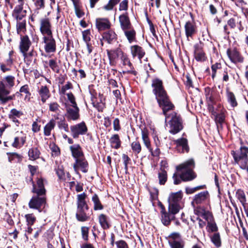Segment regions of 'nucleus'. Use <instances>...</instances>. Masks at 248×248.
Instances as JSON below:
<instances>
[{
    "instance_id": "1",
    "label": "nucleus",
    "mask_w": 248,
    "mask_h": 248,
    "mask_svg": "<svg viewBox=\"0 0 248 248\" xmlns=\"http://www.w3.org/2000/svg\"><path fill=\"white\" fill-rule=\"evenodd\" d=\"M151 87L153 88V93L155 95V99L159 107L162 109V113L165 116V122L170 118L168 121L170 125L169 132L176 134L183 129L181 120L177 114L173 112L168 114V112L174 108V106L170 101L163 86V81L159 78H154L152 80Z\"/></svg>"
},
{
    "instance_id": "2",
    "label": "nucleus",
    "mask_w": 248,
    "mask_h": 248,
    "mask_svg": "<svg viewBox=\"0 0 248 248\" xmlns=\"http://www.w3.org/2000/svg\"><path fill=\"white\" fill-rule=\"evenodd\" d=\"M195 162L193 159H190L176 167L177 173L173 175V183L175 185L180 184L182 181L186 182L194 179L196 174L193 171Z\"/></svg>"
},
{
    "instance_id": "3",
    "label": "nucleus",
    "mask_w": 248,
    "mask_h": 248,
    "mask_svg": "<svg viewBox=\"0 0 248 248\" xmlns=\"http://www.w3.org/2000/svg\"><path fill=\"white\" fill-rule=\"evenodd\" d=\"M15 78L12 76H8L0 81V101L5 104L13 99V96H8L10 93L8 89L13 87L15 84Z\"/></svg>"
},
{
    "instance_id": "4",
    "label": "nucleus",
    "mask_w": 248,
    "mask_h": 248,
    "mask_svg": "<svg viewBox=\"0 0 248 248\" xmlns=\"http://www.w3.org/2000/svg\"><path fill=\"white\" fill-rule=\"evenodd\" d=\"M231 154L234 164L237 165L241 169L247 170L248 172V147L241 146L239 150L232 151Z\"/></svg>"
},
{
    "instance_id": "5",
    "label": "nucleus",
    "mask_w": 248,
    "mask_h": 248,
    "mask_svg": "<svg viewBox=\"0 0 248 248\" xmlns=\"http://www.w3.org/2000/svg\"><path fill=\"white\" fill-rule=\"evenodd\" d=\"M183 193L180 191L171 193L168 198L169 211L172 214H177L184 207L182 201Z\"/></svg>"
},
{
    "instance_id": "6",
    "label": "nucleus",
    "mask_w": 248,
    "mask_h": 248,
    "mask_svg": "<svg viewBox=\"0 0 248 248\" xmlns=\"http://www.w3.org/2000/svg\"><path fill=\"white\" fill-rule=\"evenodd\" d=\"M29 7L25 0H17L13 12V16L17 20H21L27 14Z\"/></svg>"
},
{
    "instance_id": "7",
    "label": "nucleus",
    "mask_w": 248,
    "mask_h": 248,
    "mask_svg": "<svg viewBox=\"0 0 248 248\" xmlns=\"http://www.w3.org/2000/svg\"><path fill=\"white\" fill-rule=\"evenodd\" d=\"M44 35L45 44V49L46 52L51 53L56 51V44L52 35V32H42Z\"/></svg>"
},
{
    "instance_id": "8",
    "label": "nucleus",
    "mask_w": 248,
    "mask_h": 248,
    "mask_svg": "<svg viewBox=\"0 0 248 248\" xmlns=\"http://www.w3.org/2000/svg\"><path fill=\"white\" fill-rule=\"evenodd\" d=\"M120 60V65L123 69L122 73L124 74H132L134 75H136L137 72L134 70L133 65L126 54L124 53Z\"/></svg>"
},
{
    "instance_id": "9",
    "label": "nucleus",
    "mask_w": 248,
    "mask_h": 248,
    "mask_svg": "<svg viewBox=\"0 0 248 248\" xmlns=\"http://www.w3.org/2000/svg\"><path fill=\"white\" fill-rule=\"evenodd\" d=\"M46 204V198L45 195H38L33 196L29 202V206L30 208L35 209L41 212L40 208L42 206H45Z\"/></svg>"
},
{
    "instance_id": "10",
    "label": "nucleus",
    "mask_w": 248,
    "mask_h": 248,
    "mask_svg": "<svg viewBox=\"0 0 248 248\" xmlns=\"http://www.w3.org/2000/svg\"><path fill=\"white\" fill-rule=\"evenodd\" d=\"M70 130L72 137L77 139L79 135H85L88 131V128L85 123L82 122L79 124L71 125Z\"/></svg>"
},
{
    "instance_id": "11",
    "label": "nucleus",
    "mask_w": 248,
    "mask_h": 248,
    "mask_svg": "<svg viewBox=\"0 0 248 248\" xmlns=\"http://www.w3.org/2000/svg\"><path fill=\"white\" fill-rule=\"evenodd\" d=\"M168 243L171 248H184V242L178 232H173L168 237Z\"/></svg>"
},
{
    "instance_id": "12",
    "label": "nucleus",
    "mask_w": 248,
    "mask_h": 248,
    "mask_svg": "<svg viewBox=\"0 0 248 248\" xmlns=\"http://www.w3.org/2000/svg\"><path fill=\"white\" fill-rule=\"evenodd\" d=\"M194 208V214L198 217H202L207 221H210L213 219L212 213L208 210H205L203 206L195 205Z\"/></svg>"
},
{
    "instance_id": "13",
    "label": "nucleus",
    "mask_w": 248,
    "mask_h": 248,
    "mask_svg": "<svg viewBox=\"0 0 248 248\" xmlns=\"http://www.w3.org/2000/svg\"><path fill=\"white\" fill-rule=\"evenodd\" d=\"M33 188L32 192L38 195H45L46 190L44 187V180L41 178H37L36 185H35L32 178H31Z\"/></svg>"
},
{
    "instance_id": "14",
    "label": "nucleus",
    "mask_w": 248,
    "mask_h": 248,
    "mask_svg": "<svg viewBox=\"0 0 248 248\" xmlns=\"http://www.w3.org/2000/svg\"><path fill=\"white\" fill-rule=\"evenodd\" d=\"M26 140V136L23 132H17L14 135L13 141L11 145L16 148H20L23 146Z\"/></svg>"
},
{
    "instance_id": "15",
    "label": "nucleus",
    "mask_w": 248,
    "mask_h": 248,
    "mask_svg": "<svg viewBox=\"0 0 248 248\" xmlns=\"http://www.w3.org/2000/svg\"><path fill=\"white\" fill-rule=\"evenodd\" d=\"M73 168L76 173H78L79 170L84 173L88 171V163L84 156L76 160L75 163L73 164Z\"/></svg>"
},
{
    "instance_id": "16",
    "label": "nucleus",
    "mask_w": 248,
    "mask_h": 248,
    "mask_svg": "<svg viewBox=\"0 0 248 248\" xmlns=\"http://www.w3.org/2000/svg\"><path fill=\"white\" fill-rule=\"evenodd\" d=\"M124 54V52L120 48L116 49L107 50V54L109 61V64L111 66H114L116 64V61L117 59L121 56Z\"/></svg>"
},
{
    "instance_id": "17",
    "label": "nucleus",
    "mask_w": 248,
    "mask_h": 248,
    "mask_svg": "<svg viewBox=\"0 0 248 248\" xmlns=\"http://www.w3.org/2000/svg\"><path fill=\"white\" fill-rule=\"evenodd\" d=\"M174 142L176 145V149L178 152H188L189 149L186 139L181 138L174 140Z\"/></svg>"
},
{
    "instance_id": "18",
    "label": "nucleus",
    "mask_w": 248,
    "mask_h": 248,
    "mask_svg": "<svg viewBox=\"0 0 248 248\" xmlns=\"http://www.w3.org/2000/svg\"><path fill=\"white\" fill-rule=\"evenodd\" d=\"M31 45V42L28 36H21L19 44V49L24 57L27 56L26 52Z\"/></svg>"
},
{
    "instance_id": "19",
    "label": "nucleus",
    "mask_w": 248,
    "mask_h": 248,
    "mask_svg": "<svg viewBox=\"0 0 248 248\" xmlns=\"http://www.w3.org/2000/svg\"><path fill=\"white\" fill-rule=\"evenodd\" d=\"M227 54L232 62L233 63L242 62L244 59L236 49H228Z\"/></svg>"
},
{
    "instance_id": "20",
    "label": "nucleus",
    "mask_w": 248,
    "mask_h": 248,
    "mask_svg": "<svg viewBox=\"0 0 248 248\" xmlns=\"http://www.w3.org/2000/svg\"><path fill=\"white\" fill-rule=\"evenodd\" d=\"M67 107L66 116L68 120L76 121L79 117V108L77 106Z\"/></svg>"
},
{
    "instance_id": "21",
    "label": "nucleus",
    "mask_w": 248,
    "mask_h": 248,
    "mask_svg": "<svg viewBox=\"0 0 248 248\" xmlns=\"http://www.w3.org/2000/svg\"><path fill=\"white\" fill-rule=\"evenodd\" d=\"M194 57L197 61L203 62L206 60L205 54L202 49V45L201 43L196 44L194 46Z\"/></svg>"
},
{
    "instance_id": "22",
    "label": "nucleus",
    "mask_w": 248,
    "mask_h": 248,
    "mask_svg": "<svg viewBox=\"0 0 248 248\" xmlns=\"http://www.w3.org/2000/svg\"><path fill=\"white\" fill-rule=\"evenodd\" d=\"M160 213L161 215V221L165 226H168L170 224L171 221L174 219V215L176 214L170 213L169 211V213H167L165 210V207L163 206H161Z\"/></svg>"
},
{
    "instance_id": "23",
    "label": "nucleus",
    "mask_w": 248,
    "mask_h": 248,
    "mask_svg": "<svg viewBox=\"0 0 248 248\" xmlns=\"http://www.w3.org/2000/svg\"><path fill=\"white\" fill-rule=\"evenodd\" d=\"M130 51L132 58L138 57L140 62H141V59L145 54L144 49L138 45H133L130 46Z\"/></svg>"
},
{
    "instance_id": "24",
    "label": "nucleus",
    "mask_w": 248,
    "mask_h": 248,
    "mask_svg": "<svg viewBox=\"0 0 248 248\" xmlns=\"http://www.w3.org/2000/svg\"><path fill=\"white\" fill-rule=\"evenodd\" d=\"M208 197L209 193L207 191H202L195 195L192 202L193 207L203 203Z\"/></svg>"
},
{
    "instance_id": "25",
    "label": "nucleus",
    "mask_w": 248,
    "mask_h": 248,
    "mask_svg": "<svg viewBox=\"0 0 248 248\" xmlns=\"http://www.w3.org/2000/svg\"><path fill=\"white\" fill-rule=\"evenodd\" d=\"M96 26L98 30H106L110 29L111 23L107 18H98L96 19Z\"/></svg>"
},
{
    "instance_id": "26",
    "label": "nucleus",
    "mask_w": 248,
    "mask_h": 248,
    "mask_svg": "<svg viewBox=\"0 0 248 248\" xmlns=\"http://www.w3.org/2000/svg\"><path fill=\"white\" fill-rule=\"evenodd\" d=\"M70 149L72 152V156L76 160L84 157L83 153L79 145L75 144L71 146L70 147Z\"/></svg>"
},
{
    "instance_id": "27",
    "label": "nucleus",
    "mask_w": 248,
    "mask_h": 248,
    "mask_svg": "<svg viewBox=\"0 0 248 248\" xmlns=\"http://www.w3.org/2000/svg\"><path fill=\"white\" fill-rule=\"evenodd\" d=\"M86 194L83 193L77 195V209H88V206L85 201Z\"/></svg>"
},
{
    "instance_id": "28",
    "label": "nucleus",
    "mask_w": 248,
    "mask_h": 248,
    "mask_svg": "<svg viewBox=\"0 0 248 248\" xmlns=\"http://www.w3.org/2000/svg\"><path fill=\"white\" fill-rule=\"evenodd\" d=\"M119 21L122 29L123 30L131 29V24L128 16L126 15H122L119 16Z\"/></svg>"
},
{
    "instance_id": "29",
    "label": "nucleus",
    "mask_w": 248,
    "mask_h": 248,
    "mask_svg": "<svg viewBox=\"0 0 248 248\" xmlns=\"http://www.w3.org/2000/svg\"><path fill=\"white\" fill-rule=\"evenodd\" d=\"M39 94L41 98V101L44 103L49 97L50 93L48 89L46 86H42L39 89Z\"/></svg>"
},
{
    "instance_id": "30",
    "label": "nucleus",
    "mask_w": 248,
    "mask_h": 248,
    "mask_svg": "<svg viewBox=\"0 0 248 248\" xmlns=\"http://www.w3.org/2000/svg\"><path fill=\"white\" fill-rule=\"evenodd\" d=\"M148 132L147 129L144 128L141 131V138L144 145L149 150H151V142L148 136Z\"/></svg>"
},
{
    "instance_id": "31",
    "label": "nucleus",
    "mask_w": 248,
    "mask_h": 248,
    "mask_svg": "<svg viewBox=\"0 0 248 248\" xmlns=\"http://www.w3.org/2000/svg\"><path fill=\"white\" fill-rule=\"evenodd\" d=\"M88 209H77L76 213V218L79 221H85L89 218L88 216L86 213V211Z\"/></svg>"
},
{
    "instance_id": "32",
    "label": "nucleus",
    "mask_w": 248,
    "mask_h": 248,
    "mask_svg": "<svg viewBox=\"0 0 248 248\" xmlns=\"http://www.w3.org/2000/svg\"><path fill=\"white\" fill-rule=\"evenodd\" d=\"M56 125L55 121L54 119H51L49 122L44 126V133L46 136H49L51 134V130L54 128Z\"/></svg>"
},
{
    "instance_id": "33",
    "label": "nucleus",
    "mask_w": 248,
    "mask_h": 248,
    "mask_svg": "<svg viewBox=\"0 0 248 248\" xmlns=\"http://www.w3.org/2000/svg\"><path fill=\"white\" fill-rule=\"evenodd\" d=\"M211 242L217 248H219L221 246V240L219 233L215 232L210 236Z\"/></svg>"
},
{
    "instance_id": "34",
    "label": "nucleus",
    "mask_w": 248,
    "mask_h": 248,
    "mask_svg": "<svg viewBox=\"0 0 248 248\" xmlns=\"http://www.w3.org/2000/svg\"><path fill=\"white\" fill-rule=\"evenodd\" d=\"M40 152L37 148H32L28 152V155L30 160H35L39 157Z\"/></svg>"
},
{
    "instance_id": "35",
    "label": "nucleus",
    "mask_w": 248,
    "mask_h": 248,
    "mask_svg": "<svg viewBox=\"0 0 248 248\" xmlns=\"http://www.w3.org/2000/svg\"><path fill=\"white\" fill-rule=\"evenodd\" d=\"M40 31H51V24L48 18L41 20Z\"/></svg>"
},
{
    "instance_id": "36",
    "label": "nucleus",
    "mask_w": 248,
    "mask_h": 248,
    "mask_svg": "<svg viewBox=\"0 0 248 248\" xmlns=\"http://www.w3.org/2000/svg\"><path fill=\"white\" fill-rule=\"evenodd\" d=\"M98 218L100 224L104 229H107L109 228L108 217L106 215L102 214L99 215Z\"/></svg>"
},
{
    "instance_id": "37",
    "label": "nucleus",
    "mask_w": 248,
    "mask_h": 248,
    "mask_svg": "<svg viewBox=\"0 0 248 248\" xmlns=\"http://www.w3.org/2000/svg\"><path fill=\"white\" fill-rule=\"evenodd\" d=\"M110 143L112 147L115 149L119 148L121 146V141L118 134L113 135L110 139Z\"/></svg>"
},
{
    "instance_id": "38",
    "label": "nucleus",
    "mask_w": 248,
    "mask_h": 248,
    "mask_svg": "<svg viewBox=\"0 0 248 248\" xmlns=\"http://www.w3.org/2000/svg\"><path fill=\"white\" fill-rule=\"evenodd\" d=\"M227 97L228 102L232 107L234 108L237 106V102L235 96L232 92H228L227 93Z\"/></svg>"
},
{
    "instance_id": "39",
    "label": "nucleus",
    "mask_w": 248,
    "mask_h": 248,
    "mask_svg": "<svg viewBox=\"0 0 248 248\" xmlns=\"http://www.w3.org/2000/svg\"><path fill=\"white\" fill-rule=\"evenodd\" d=\"M92 201L94 204V210H102L103 208L101 204L99 199L96 194H94L92 197Z\"/></svg>"
},
{
    "instance_id": "40",
    "label": "nucleus",
    "mask_w": 248,
    "mask_h": 248,
    "mask_svg": "<svg viewBox=\"0 0 248 248\" xmlns=\"http://www.w3.org/2000/svg\"><path fill=\"white\" fill-rule=\"evenodd\" d=\"M131 149L135 154L137 155L139 154L141 150V146L138 141H135L131 144Z\"/></svg>"
},
{
    "instance_id": "41",
    "label": "nucleus",
    "mask_w": 248,
    "mask_h": 248,
    "mask_svg": "<svg viewBox=\"0 0 248 248\" xmlns=\"http://www.w3.org/2000/svg\"><path fill=\"white\" fill-rule=\"evenodd\" d=\"M236 197L239 200L240 202L242 203V205L247 204L246 196L243 190L238 189L236 192Z\"/></svg>"
},
{
    "instance_id": "42",
    "label": "nucleus",
    "mask_w": 248,
    "mask_h": 248,
    "mask_svg": "<svg viewBox=\"0 0 248 248\" xmlns=\"http://www.w3.org/2000/svg\"><path fill=\"white\" fill-rule=\"evenodd\" d=\"M49 110L51 112L59 113L60 112V106L56 102H51L48 104Z\"/></svg>"
},
{
    "instance_id": "43",
    "label": "nucleus",
    "mask_w": 248,
    "mask_h": 248,
    "mask_svg": "<svg viewBox=\"0 0 248 248\" xmlns=\"http://www.w3.org/2000/svg\"><path fill=\"white\" fill-rule=\"evenodd\" d=\"M159 182L160 185H164L167 180V172L164 170H162L158 173Z\"/></svg>"
},
{
    "instance_id": "44",
    "label": "nucleus",
    "mask_w": 248,
    "mask_h": 248,
    "mask_svg": "<svg viewBox=\"0 0 248 248\" xmlns=\"http://www.w3.org/2000/svg\"><path fill=\"white\" fill-rule=\"evenodd\" d=\"M48 65L51 69L57 73L59 71V66L57 63L56 59H50L48 62Z\"/></svg>"
},
{
    "instance_id": "45",
    "label": "nucleus",
    "mask_w": 248,
    "mask_h": 248,
    "mask_svg": "<svg viewBox=\"0 0 248 248\" xmlns=\"http://www.w3.org/2000/svg\"><path fill=\"white\" fill-rule=\"evenodd\" d=\"M25 218L28 226H31L33 224L36 220V217L33 214H28L25 215Z\"/></svg>"
},
{
    "instance_id": "46",
    "label": "nucleus",
    "mask_w": 248,
    "mask_h": 248,
    "mask_svg": "<svg viewBox=\"0 0 248 248\" xmlns=\"http://www.w3.org/2000/svg\"><path fill=\"white\" fill-rule=\"evenodd\" d=\"M124 33L130 43L136 41L135 32H124Z\"/></svg>"
},
{
    "instance_id": "47",
    "label": "nucleus",
    "mask_w": 248,
    "mask_h": 248,
    "mask_svg": "<svg viewBox=\"0 0 248 248\" xmlns=\"http://www.w3.org/2000/svg\"><path fill=\"white\" fill-rule=\"evenodd\" d=\"M37 9H44L45 7V0H32Z\"/></svg>"
},
{
    "instance_id": "48",
    "label": "nucleus",
    "mask_w": 248,
    "mask_h": 248,
    "mask_svg": "<svg viewBox=\"0 0 248 248\" xmlns=\"http://www.w3.org/2000/svg\"><path fill=\"white\" fill-rule=\"evenodd\" d=\"M58 126L60 129H63L66 132L68 131V125L65 120H62L58 122Z\"/></svg>"
},
{
    "instance_id": "49",
    "label": "nucleus",
    "mask_w": 248,
    "mask_h": 248,
    "mask_svg": "<svg viewBox=\"0 0 248 248\" xmlns=\"http://www.w3.org/2000/svg\"><path fill=\"white\" fill-rule=\"evenodd\" d=\"M23 113L22 111L17 110L16 108L12 109L9 112V115L16 117L17 118H20Z\"/></svg>"
},
{
    "instance_id": "50",
    "label": "nucleus",
    "mask_w": 248,
    "mask_h": 248,
    "mask_svg": "<svg viewBox=\"0 0 248 248\" xmlns=\"http://www.w3.org/2000/svg\"><path fill=\"white\" fill-rule=\"evenodd\" d=\"M81 230L83 239L86 241L88 240L89 228L87 227H82Z\"/></svg>"
},
{
    "instance_id": "51",
    "label": "nucleus",
    "mask_w": 248,
    "mask_h": 248,
    "mask_svg": "<svg viewBox=\"0 0 248 248\" xmlns=\"http://www.w3.org/2000/svg\"><path fill=\"white\" fill-rule=\"evenodd\" d=\"M203 188V186H198L195 187H186V192L187 194H192L196 191L202 189Z\"/></svg>"
},
{
    "instance_id": "52",
    "label": "nucleus",
    "mask_w": 248,
    "mask_h": 248,
    "mask_svg": "<svg viewBox=\"0 0 248 248\" xmlns=\"http://www.w3.org/2000/svg\"><path fill=\"white\" fill-rule=\"evenodd\" d=\"M208 227L210 231L212 232H216L217 230V227L213 221V218L210 221H207Z\"/></svg>"
},
{
    "instance_id": "53",
    "label": "nucleus",
    "mask_w": 248,
    "mask_h": 248,
    "mask_svg": "<svg viewBox=\"0 0 248 248\" xmlns=\"http://www.w3.org/2000/svg\"><path fill=\"white\" fill-rule=\"evenodd\" d=\"M75 12L78 18L82 17L84 15V13L80 9L78 4L74 5Z\"/></svg>"
},
{
    "instance_id": "54",
    "label": "nucleus",
    "mask_w": 248,
    "mask_h": 248,
    "mask_svg": "<svg viewBox=\"0 0 248 248\" xmlns=\"http://www.w3.org/2000/svg\"><path fill=\"white\" fill-rule=\"evenodd\" d=\"M72 88V85L71 83L69 82H67V83L63 86L60 91V93L63 94H64L66 91L69 89H70Z\"/></svg>"
},
{
    "instance_id": "55",
    "label": "nucleus",
    "mask_w": 248,
    "mask_h": 248,
    "mask_svg": "<svg viewBox=\"0 0 248 248\" xmlns=\"http://www.w3.org/2000/svg\"><path fill=\"white\" fill-rule=\"evenodd\" d=\"M117 248H129L126 243L124 240H120L115 242Z\"/></svg>"
},
{
    "instance_id": "56",
    "label": "nucleus",
    "mask_w": 248,
    "mask_h": 248,
    "mask_svg": "<svg viewBox=\"0 0 248 248\" xmlns=\"http://www.w3.org/2000/svg\"><path fill=\"white\" fill-rule=\"evenodd\" d=\"M67 98L68 100L72 104V106H77V103L75 101V98L72 93H70L67 94Z\"/></svg>"
},
{
    "instance_id": "57",
    "label": "nucleus",
    "mask_w": 248,
    "mask_h": 248,
    "mask_svg": "<svg viewBox=\"0 0 248 248\" xmlns=\"http://www.w3.org/2000/svg\"><path fill=\"white\" fill-rule=\"evenodd\" d=\"M128 7V1L127 0H123L119 5V10L120 11L126 10Z\"/></svg>"
},
{
    "instance_id": "58",
    "label": "nucleus",
    "mask_w": 248,
    "mask_h": 248,
    "mask_svg": "<svg viewBox=\"0 0 248 248\" xmlns=\"http://www.w3.org/2000/svg\"><path fill=\"white\" fill-rule=\"evenodd\" d=\"M113 128L115 131H119L120 128V121L118 118H115L113 122Z\"/></svg>"
},
{
    "instance_id": "59",
    "label": "nucleus",
    "mask_w": 248,
    "mask_h": 248,
    "mask_svg": "<svg viewBox=\"0 0 248 248\" xmlns=\"http://www.w3.org/2000/svg\"><path fill=\"white\" fill-rule=\"evenodd\" d=\"M225 120V116L223 114H219L216 115L215 120L216 122L219 124H222L224 122Z\"/></svg>"
},
{
    "instance_id": "60",
    "label": "nucleus",
    "mask_w": 248,
    "mask_h": 248,
    "mask_svg": "<svg viewBox=\"0 0 248 248\" xmlns=\"http://www.w3.org/2000/svg\"><path fill=\"white\" fill-rule=\"evenodd\" d=\"M153 131V139L154 140L155 143L156 145V146H159L160 145V141L159 140L158 137L157 136L156 132L155 131V130L153 128L152 129Z\"/></svg>"
},
{
    "instance_id": "61",
    "label": "nucleus",
    "mask_w": 248,
    "mask_h": 248,
    "mask_svg": "<svg viewBox=\"0 0 248 248\" xmlns=\"http://www.w3.org/2000/svg\"><path fill=\"white\" fill-rule=\"evenodd\" d=\"M186 31H194V26L192 23L187 22L185 25Z\"/></svg>"
},
{
    "instance_id": "62",
    "label": "nucleus",
    "mask_w": 248,
    "mask_h": 248,
    "mask_svg": "<svg viewBox=\"0 0 248 248\" xmlns=\"http://www.w3.org/2000/svg\"><path fill=\"white\" fill-rule=\"evenodd\" d=\"M206 97L208 106L209 107L212 106L214 101L213 97L210 95L209 93L206 94Z\"/></svg>"
},
{
    "instance_id": "63",
    "label": "nucleus",
    "mask_w": 248,
    "mask_h": 248,
    "mask_svg": "<svg viewBox=\"0 0 248 248\" xmlns=\"http://www.w3.org/2000/svg\"><path fill=\"white\" fill-rule=\"evenodd\" d=\"M52 152L53 153V155H58L60 154L59 148L56 146L55 144L52 145L51 147Z\"/></svg>"
},
{
    "instance_id": "64",
    "label": "nucleus",
    "mask_w": 248,
    "mask_h": 248,
    "mask_svg": "<svg viewBox=\"0 0 248 248\" xmlns=\"http://www.w3.org/2000/svg\"><path fill=\"white\" fill-rule=\"evenodd\" d=\"M26 23L24 21L19 22L17 23V31H22L25 28Z\"/></svg>"
}]
</instances>
